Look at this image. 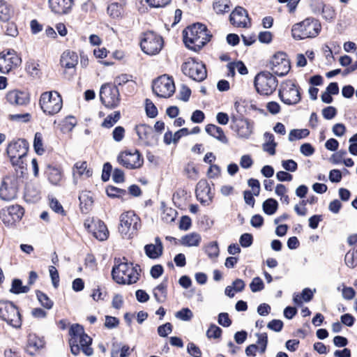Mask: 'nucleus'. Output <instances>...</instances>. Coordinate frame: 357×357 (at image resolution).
Listing matches in <instances>:
<instances>
[{"label": "nucleus", "mask_w": 357, "mask_h": 357, "mask_svg": "<svg viewBox=\"0 0 357 357\" xmlns=\"http://www.w3.org/2000/svg\"><path fill=\"white\" fill-rule=\"evenodd\" d=\"M68 333L70 336L68 344L73 355L77 356L81 351L87 356L93 355L92 338L84 333V328L81 325L73 324Z\"/></svg>", "instance_id": "nucleus-1"}, {"label": "nucleus", "mask_w": 357, "mask_h": 357, "mask_svg": "<svg viewBox=\"0 0 357 357\" xmlns=\"http://www.w3.org/2000/svg\"><path fill=\"white\" fill-rule=\"evenodd\" d=\"M183 33L186 47L195 52L199 51L212 37L207 27L201 23L188 26Z\"/></svg>", "instance_id": "nucleus-2"}, {"label": "nucleus", "mask_w": 357, "mask_h": 357, "mask_svg": "<svg viewBox=\"0 0 357 357\" xmlns=\"http://www.w3.org/2000/svg\"><path fill=\"white\" fill-rule=\"evenodd\" d=\"M139 266H134L132 264L121 263L116 266H114L112 271L113 280L122 284H131L137 282L139 280V273L138 272Z\"/></svg>", "instance_id": "nucleus-3"}, {"label": "nucleus", "mask_w": 357, "mask_h": 357, "mask_svg": "<svg viewBox=\"0 0 357 357\" xmlns=\"http://www.w3.org/2000/svg\"><path fill=\"white\" fill-rule=\"evenodd\" d=\"M140 227V218L134 211H126L121 215L119 231L123 238H132Z\"/></svg>", "instance_id": "nucleus-4"}, {"label": "nucleus", "mask_w": 357, "mask_h": 357, "mask_svg": "<svg viewBox=\"0 0 357 357\" xmlns=\"http://www.w3.org/2000/svg\"><path fill=\"white\" fill-rule=\"evenodd\" d=\"M39 104L44 113L54 115L61 109L63 100L57 91H46L41 94Z\"/></svg>", "instance_id": "nucleus-5"}, {"label": "nucleus", "mask_w": 357, "mask_h": 357, "mask_svg": "<svg viewBox=\"0 0 357 357\" xmlns=\"http://www.w3.org/2000/svg\"><path fill=\"white\" fill-rule=\"evenodd\" d=\"M254 83L256 90L259 93L268 96L275 91L278 81L270 72L263 71L255 76Z\"/></svg>", "instance_id": "nucleus-6"}, {"label": "nucleus", "mask_w": 357, "mask_h": 357, "mask_svg": "<svg viewBox=\"0 0 357 357\" xmlns=\"http://www.w3.org/2000/svg\"><path fill=\"white\" fill-rule=\"evenodd\" d=\"M0 319L15 328H19L22 324L18 308L9 301H0Z\"/></svg>", "instance_id": "nucleus-7"}, {"label": "nucleus", "mask_w": 357, "mask_h": 357, "mask_svg": "<svg viewBox=\"0 0 357 357\" xmlns=\"http://www.w3.org/2000/svg\"><path fill=\"white\" fill-rule=\"evenodd\" d=\"M163 43V39L160 36L153 31H147L144 33L140 45L144 53L155 55L161 51Z\"/></svg>", "instance_id": "nucleus-8"}, {"label": "nucleus", "mask_w": 357, "mask_h": 357, "mask_svg": "<svg viewBox=\"0 0 357 357\" xmlns=\"http://www.w3.org/2000/svg\"><path fill=\"white\" fill-rule=\"evenodd\" d=\"M100 98L106 107L110 109L116 107L121 101L118 87L109 83L102 85L100 90Z\"/></svg>", "instance_id": "nucleus-9"}, {"label": "nucleus", "mask_w": 357, "mask_h": 357, "mask_svg": "<svg viewBox=\"0 0 357 357\" xmlns=\"http://www.w3.org/2000/svg\"><path fill=\"white\" fill-rule=\"evenodd\" d=\"M152 90L158 97L169 98L175 91L173 79L167 75L160 76L153 82Z\"/></svg>", "instance_id": "nucleus-10"}, {"label": "nucleus", "mask_w": 357, "mask_h": 357, "mask_svg": "<svg viewBox=\"0 0 357 357\" xmlns=\"http://www.w3.org/2000/svg\"><path fill=\"white\" fill-rule=\"evenodd\" d=\"M279 97L284 104L289 105L297 104L301 98L298 87L291 80L281 84Z\"/></svg>", "instance_id": "nucleus-11"}, {"label": "nucleus", "mask_w": 357, "mask_h": 357, "mask_svg": "<svg viewBox=\"0 0 357 357\" xmlns=\"http://www.w3.org/2000/svg\"><path fill=\"white\" fill-rule=\"evenodd\" d=\"M318 24L316 21L306 19L301 23L295 24L292 28V36L296 39H303L316 36L319 33Z\"/></svg>", "instance_id": "nucleus-12"}, {"label": "nucleus", "mask_w": 357, "mask_h": 357, "mask_svg": "<svg viewBox=\"0 0 357 357\" xmlns=\"http://www.w3.org/2000/svg\"><path fill=\"white\" fill-rule=\"evenodd\" d=\"M181 70L185 75L197 82L203 81L207 76L205 65L195 59L184 62L181 66Z\"/></svg>", "instance_id": "nucleus-13"}, {"label": "nucleus", "mask_w": 357, "mask_h": 357, "mask_svg": "<svg viewBox=\"0 0 357 357\" xmlns=\"http://www.w3.org/2000/svg\"><path fill=\"white\" fill-rule=\"evenodd\" d=\"M19 181L15 175L5 176L0 185V199L9 202L17 197Z\"/></svg>", "instance_id": "nucleus-14"}, {"label": "nucleus", "mask_w": 357, "mask_h": 357, "mask_svg": "<svg viewBox=\"0 0 357 357\" xmlns=\"http://www.w3.org/2000/svg\"><path fill=\"white\" fill-rule=\"evenodd\" d=\"M268 66L273 73L280 77L286 75L291 68L287 54L282 52H277L272 56Z\"/></svg>", "instance_id": "nucleus-15"}, {"label": "nucleus", "mask_w": 357, "mask_h": 357, "mask_svg": "<svg viewBox=\"0 0 357 357\" xmlns=\"http://www.w3.org/2000/svg\"><path fill=\"white\" fill-rule=\"evenodd\" d=\"M22 63L21 58L13 50L0 52V72L8 73L13 69L17 68Z\"/></svg>", "instance_id": "nucleus-16"}, {"label": "nucleus", "mask_w": 357, "mask_h": 357, "mask_svg": "<svg viewBox=\"0 0 357 357\" xmlns=\"http://www.w3.org/2000/svg\"><path fill=\"white\" fill-rule=\"evenodd\" d=\"M117 161L127 169H132L139 168L144 160L137 150L125 151L119 153Z\"/></svg>", "instance_id": "nucleus-17"}, {"label": "nucleus", "mask_w": 357, "mask_h": 357, "mask_svg": "<svg viewBox=\"0 0 357 357\" xmlns=\"http://www.w3.org/2000/svg\"><path fill=\"white\" fill-rule=\"evenodd\" d=\"M24 213V210L21 206L18 204L11 205L1 211L0 218L4 225L12 226L22 218Z\"/></svg>", "instance_id": "nucleus-18"}, {"label": "nucleus", "mask_w": 357, "mask_h": 357, "mask_svg": "<svg viewBox=\"0 0 357 357\" xmlns=\"http://www.w3.org/2000/svg\"><path fill=\"white\" fill-rule=\"evenodd\" d=\"M135 130L139 139L147 146H154L158 144L159 136L152 127L140 124L136 126Z\"/></svg>", "instance_id": "nucleus-19"}, {"label": "nucleus", "mask_w": 357, "mask_h": 357, "mask_svg": "<svg viewBox=\"0 0 357 357\" xmlns=\"http://www.w3.org/2000/svg\"><path fill=\"white\" fill-rule=\"evenodd\" d=\"M195 193L197 199L201 204L208 206L211 203L213 195L206 180H200L197 183Z\"/></svg>", "instance_id": "nucleus-20"}, {"label": "nucleus", "mask_w": 357, "mask_h": 357, "mask_svg": "<svg viewBox=\"0 0 357 357\" xmlns=\"http://www.w3.org/2000/svg\"><path fill=\"white\" fill-rule=\"evenodd\" d=\"M28 151V142L24 139H19L8 144L6 153L9 158L26 157Z\"/></svg>", "instance_id": "nucleus-21"}, {"label": "nucleus", "mask_w": 357, "mask_h": 357, "mask_svg": "<svg viewBox=\"0 0 357 357\" xmlns=\"http://www.w3.org/2000/svg\"><path fill=\"white\" fill-rule=\"evenodd\" d=\"M231 121L234 124L236 131L239 137L248 139L252 134L253 122L248 119L232 116Z\"/></svg>", "instance_id": "nucleus-22"}, {"label": "nucleus", "mask_w": 357, "mask_h": 357, "mask_svg": "<svg viewBox=\"0 0 357 357\" xmlns=\"http://www.w3.org/2000/svg\"><path fill=\"white\" fill-rule=\"evenodd\" d=\"M231 23L238 27H246L250 23V18L248 12L243 7L238 6L230 15Z\"/></svg>", "instance_id": "nucleus-23"}, {"label": "nucleus", "mask_w": 357, "mask_h": 357, "mask_svg": "<svg viewBox=\"0 0 357 357\" xmlns=\"http://www.w3.org/2000/svg\"><path fill=\"white\" fill-rule=\"evenodd\" d=\"M45 174L49 182L54 185H60L63 178V169L56 165H47Z\"/></svg>", "instance_id": "nucleus-24"}, {"label": "nucleus", "mask_w": 357, "mask_h": 357, "mask_svg": "<svg viewBox=\"0 0 357 357\" xmlns=\"http://www.w3.org/2000/svg\"><path fill=\"white\" fill-rule=\"evenodd\" d=\"M52 11L59 15L67 14L73 4V0H49Z\"/></svg>", "instance_id": "nucleus-25"}, {"label": "nucleus", "mask_w": 357, "mask_h": 357, "mask_svg": "<svg viewBox=\"0 0 357 357\" xmlns=\"http://www.w3.org/2000/svg\"><path fill=\"white\" fill-rule=\"evenodd\" d=\"M6 99L10 104L16 105H25L29 101L26 93L17 90L8 92L6 95Z\"/></svg>", "instance_id": "nucleus-26"}, {"label": "nucleus", "mask_w": 357, "mask_h": 357, "mask_svg": "<svg viewBox=\"0 0 357 357\" xmlns=\"http://www.w3.org/2000/svg\"><path fill=\"white\" fill-rule=\"evenodd\" d=\"M78 63V56L77 53L70 50L65 51L60 59V63L62 67L66 68H75Z\"/></svg>", "instance_id": "nucleus-27"}, {"label": "nucleus", "mask_w": 357, "mask_h": 357, "mask_svg": "<svg viewBox=\"0 0 357 357\" xmlns=\"http://www.w3.org/2000/svg\"><path fill=\"white\" fill-rule=\"evenodd\" d=\"M205 130L209 135L215 138L222 144H226L228 143V139L225 135L222 128L214 124H208L205 128Z\"/></svg>", "instance_id": "nucleus-28"}, {"label": "nucleus", "mask_w": 357, "mask_h": 357, "mask_svg": "<svg viewBox=\"0 0 357 357\" xmlns=\"http://www.w3.org/2000/svg\"><path fill=\"white\" fill-rule=\"evenodd\" d=\"M92 234L98 240L105 241L108 238L109 231L105 224L98 220L94 223Z\"/></svg>", "instance_id": "nucleus-29"}, {"label": "nucleus", "mask_w": 357, "mask_h": 357, "mask_svg": "<svg viewBox=\"0 0 357 357\" xmlns=\"http://www.w3.org/2000/svg\"><path fill=\"white\" fill-rule=\"evenodd\" d=\"M43 341L35 335H30L29 337L26 351L30 355H34L35 353L43 347Z\"/></svg>", "instance_id": "nucleus-30"}, {"label": "nucleus", "mask_w": 357, "mask_h": 357, "mask_svg": "<svg viewBox=\"0 0 357 357\" xmlns=\"http://www.w3.org/2000/svg\"><path fill=\"white\" fill-rule=\"evenodd\" d=\"M26 157H15V158H10V162L13 166L15 168L16 176L17 178L18 176H22V175L25 173L26 170Z\"/></svg>", "instance_id": "nucleus-31"}, {"label": "nucleus", "mask_w": 357, "mask_h": 357, "mask_svg": "<svg viewBox=\"0 0 357 357\" xmlns=\"http://www.w3.org/2000/svg\"><path fill=\"white\" fill-rule=\"evenodd\" d=\"M129 351V346L114 342L112 345L111 357H128L130 355Z\"/></svg>", "instance_id": "nucleus-32"}, {"label": "nucleus", "mask_w": 357, "mask_h": 357, "mask_svg": "<svg viewBox=\"0 0 357 357\" xmlns=\"http://www.w3.org/2000/svg\"><path fill=\"white\" fill-rule=\"evenodd\" d=\"M167 279L164 280L153 290V296L158 303L163 302L167 298Z\"/></svg>", "instance_id": "nucleus-33"}, {"label": "nucleus", "mask_w": 357, "mask_h": 357, "mask_svg": "<svg viewBox=\"0 0 357 357\" xmlns=\"http://www.w3.org/2000/svg\"><path fill=\"white\" fill-rule=\"evenodd\" d=\"M231 6V3L229 0H214L213 3V10L218 15L229 13Z\"/></svg>", "instance_id": "nucleus-34"}, {"label": "nucleus", "mask_w": 357, "mask_h": 357, "mask_svg": "<svg viewBox=\"0 0 357 357\" xmlns=\"http://www.w3.org/2000/svg\"><path fill=\"white\" fill-rule=\"evenodd\" d=\"M264 137L266 142L263 144V150L271 155H275L277 143L275 142L273 135L266 132L264 133Z\"/></svg>", "instance_id": "nucleus-35"}, {"label": "nucleus", "mask_w": 357, "mask_h": 357, "mask_svg": "<svg viewBox=\"0 0 357 357\" xmlns=\"http://www.w3.org/2000/svg\"><path fill=\"white\" fill-rule=\"evenodd\" d=\"M80 207L84 213H87L93 202L90 192H82L79 196Z\"/></svg>", "instance_id": "nucleus-36"}, {"label": "nucleus", "mask_w": 357, "mask_h": 357, "mask_svg": "<svg viewBox=\"0 0 357 357\" xmlns=\"http://www.w3.org/2000/svg\"><path fill=\"white\" fill-rule=\"evenodd\" d=\"M201 241V236L197 233H191L181 238V244L185 246H198Z\"/></svg>", "instance_id": "nucleus-37"}, {"label": "nucleus", "mask_w": 357, "mask_h": 357, "mask_svg": "<svg viewBox=\"0 0 357 357\" xmlns=\"http://www.w3.org/2000/svg\"><path fill=\"white\" fill-rule=\"evenodd\" d=\"M13 11L10 5L6 1L0 0V20L8 22L13 15Z\"/></svg>", "instance_id": "nucleus-38"}, {"label": "nucleus", "mask_w": 357, "mask_h": 357, "mask_svg": "<svg viewBox=\"0 0 357 357\" xmlns=\"http://www.w3.org/2000/svg\"><path fill=\"white\" fill-rule=\"evenodd\" d=\"M278 203L273 198H268L263 202L262 208L264 212L268 215H273L278 210Z\"/></svg>", "instance_id": "nucleus-39"}, {"label": "nucleus", "mask_w": 357, "mask_h": 357, "mask_svg": "<svg viewBox=\"0 0 357 357\" xmlns=\"http://www.w3.org/2000/svg\"><path fill=\"white\" fill-rule=\"evenodd\" d=\"M163 248H158L154 244H148L144 247V251L146 255L150 259H157L160 257L162 254Z\"/></svg>", "instance_id": "nucleus-40"}, {"label": "nucleus", "mask_w": 357, "mask_h": 357, "mask_svg": "<svg viewBox=\"0 0 357 357\" xmlns=\"http://www.w3.org/2000/svg\"><path fill=\"white\" fill-rule=\"evenodd\" d=\"M29 286H23L22 280L20 279H14L12 282V287L10 289V292L19 294L22 293H26L29 291Z\"/></svg>", "instance_id": "nucleus-41"}, {"label": "nucleus", "mask_w": 357, "mask_h": 357, "mask_svg": "<svg viewBox=\"0 0 357 357\" xmlns=\"http://www.w3.org/2000/svg\"><path fill=\"white\" fill-rule=\"evenodd\" d=\"M310 131L307 129H293L289 134V141L294 142L307 137Z\"/></svg>", "instance_id": "nucleus-42"}, {"label": "nucleus", "mask_w": 357, "mask_h": 357, "mask_svg": "<svg viewBox=\"0 0 357 357\" xmlns=\"http://www.w3.org/2000/svg\"><path fill=\"white\" fill-rule=\"evenodd\" d=\"M37 298L42 306L47 310L52 309L53 307L54 303L53 301L47 296V294L42 292L40 290H37L36 291Z\"/></svg>", "instance_id": "nucleus-43"}, {"label": "nucleus", "mask_w": 357, "mask_h": 357, "mask_svg": "<svg viewBox=\"0 0 357 357\" xmlns=\"http://www.w3.org/2000/svg\"><path fill=\"white\" fill-rule=\"evenodd\" d=\"M345 264L350 268H354L357 266V249L349 250L344 257Z\"/></svg>", "instance_id": "nucleus-44"}, {"label": "nucleus", "mask_w": 357, "mask_h": 357, "mask_svg": "<svg viewBox=\"0 0 357 357\" xmlns=\"http://www.w3.org/2000/svg\"><path fill=\"white\" fill-rule=\"evenodd\" d=\"M39 64L33 60H30L26 63V71L32 77H39L40 69Z\"/></svg>", "instance_id": "nucleus-45"}, {"label": "nucleus", "mask_w": 357, "mask_h": 357, "mask_svg": "<svg viewBox=\"0 0 357 357\" xmlns=\"http://www.w3.org/2000/svg\"><path fill=\"white\" fill-rule=\"evenodd\" d=\"M321 8L323 17L326 20H331L335 17V10L331 6L328 5H322V3H321L319 8L315 10V11L319 12Z\"/></svg>", "instance_id": "nucleus-46"}, {"label": "nucleus", "mask_w": 357, "mask_h": 357, "mask_svg": "<svg viewBox=\"0 0 357 357\" xmlns=\"http://www.w3.org/2000/svg\"><path fill=\"white\" fill-rule=\"evenodd\" d=\"M121 117L120 112L116 111L113 114L107 116L102 123V126L105 128H111L113 125L116 123Z\"/></svg>", "instance_id": "nucleus-47"}, {"label": "nucleus", "mask_w": 357, "mask_h": 357, "mask_svg": "<svg viewBox=\"0 0 357 357\" xmlns=\"http://www.w3.org/2000/svg\"><path fill=\"white\" fill-rule=\"evenodd\" d=\"M33 148L36 153L38 155H42L45 151L43 144V135L40 132H36L35 134Z\"/></svg>", "instance_id": "nucleus-48"}, {"label": "nucleus", "mask_w": 357, "mask_h": 357, "mask_svg": "<svg viewBox=\"0 0 357 357\" xmlns=\"http://www.w3.org/2000/svg\"><path fill=\"white\" fill-rule=\"evenodd\" d=\"M86 168L87 164L86 162H77L74 165L73 174H75V169H77V173L79 176L86 174L89 177L91 175V172Z\"/></svg>", "instance_id": "nucleus-49"}, {"label": "nucleus", "mask_w": 357, "mask_h": 357, "mask_svg": "<svg viewBox=\"0 0 357 357\" xmlns=\"http://www.w3.org/2000/svg\"><path fill=\"white\" fill-rule=\"evenodd\" d=\"M175 317L180 320L188 321L193 317V313L189 308L184 307L176 312Z\"/></svg>", "instance_id": "nucleus-50"}, {"label": "nucleus", "mask_w": 357, "mask_h": 357, "mask_svg": "<svg viewBox=\"0 0 357 357\" xmlns=\"http://www.w3.org/2000/svg\"><path fill=\"white\" fill-rule=\"evenodd\" d=\"M206 253L210 258L217 257L219 255V248L216 241L211 242L205 250Z\"/></svg>", "instance_id": "nucleus-51"}, {"label": "nucleus", "mask_w": 357, "mask_h": 357, "mask_svg": "<svg viewBox=\"0 0 357 357\" xmlns=\"http://www.w3.org/2000/svg\"><path fill=\"white\" fill-rule=\"evenodd\" d=\"M222 329L216 325L212 324L210 325L208 329L206 331V336L208 338L217 339L219 338L222 335Z\"/></svg>", "instance_id": "nucleus-52"}, {"label": "nucleus", "mask_w": 357, "mask_h": 357, "mask_svg": "<svg viewBox=\"0 0 357 357\" xmlns=\"http://www.w3.org/2000/svg\"><path fill=\"white\" fill-rule=\"evenodd\" d=\"M131 75H128L127 74H122L115 78L113 85H116L117 86V85L122 86L127 83H130L131 84V86H133V85H135V83L131 79Z\"/></svg>", "instance_id": "nucleus-53"}, {"label": "nucleus", "mask_w": 357, "mask_h": 357, "mask_svg": "<svg viewBox=\"0 0 357 357\" xmlns=\"http://www.w3.org/2000/svg\"><path fill=\"white\" fill-rule=\"evenodd\" d=\"M50 206L56 213L66 215V212L61 203L54 197H49Z\"/></svg>", "instance_id": "nucleus-54"}, {"label": "nucleus", "mask_w": 357, "mask_h": 357, "mask_svg": "<svg viewBox=\"0 0 357 357\" xmlns=\"http://www.w3.org/2000/svg\"><path fill=\"white\" fill-rule=\"evenodd\" d=\"M106 192L110 197H119L126 195V190L112 185L106 188Z\"/></svg>", "instance_id": "nucleus-55"}, {"label": "nucleus", "mask_w": 357, "mask_h": 357, "mask_svg": "<svg viewBox=\"0 0 357 357\" xmlns=\"http://www.w3.org/2000/svg\"><path fill=\"white\" fill-rule=\"evenodd\" d=\"M250 288L252 292H258L264 289V284L259 277H255L250 282Z\"/></svg>", "instance_id": "nucleus-56"}, {"label": "nucleus", "mask_w": 357, "mask_h": 357, "mask_svg": "<svg viewBox=\"0 0 357 357\" xmlns=\"http://www.w3.org/2000/svg\"><path fill=\"white\" fill-rule=\"evenodd\" d=\"M146 112L149 117L154 118L158 114V109L155 105L149 99H146Z\"/></svg>", "instance_id": "nucleus-57"}, {"label": "nucleus", "mask_w": 357, "mask_h": 357, "mask_svg": "<svg viewBox=\"0 0 357 357\" xmlns=\"http://www.w3.org/2000/svg\"><path fill=\"white\" fill-rule=\"evenodd\" d=\"M257 344L260 346L261 353H264L268 344V335L266 333H257Z\"/></svg>", "instance_id": "nucleus-58"}, {"label": "nucleus", "mask_w": 357, "mask_h": 357, "mask_svg": "<svg viewBox=\"0 0 357 357\" xmlns=\"http://www.w3.org/2000/svg\"><path fill=\"white\" fill-rule=\"evenodd\" d=\"M6 22L3 27L6 34L12 37H16L18 35V29L16 24L13 22Z\"/></svg>", "instance_id": "nucleus-59"}, {"label": "nucleus", "mask_w": 357, "mask_h": 357, "mask_svg": "<svg viewBox=\"0 0 357 357\" xmlns=\"http://www.w3.org/2000/svg\"><path fill=\"white\" fill-rule=\"evenodd\" d=\"M239 243L243 248L250 247L253 243L252 235L249 233H245L242 234L240 237Z\"/></svg>", "instance_id": "nucleus-60"}, {"label": "nucleus", "mask_w": 357, "mask_h": 357, "mask_svg": "<svg viewBox=\"0 0 357 357\" xmlns=\"http://www.w3.org/2000/svg\"><path fill=\"white\" fill-rule=\"evenodd\" d=\"M185 172L189 178L196 180L198 178V170L193 164H188L185 168Z\"/></svg>", "instance_id": "nucleus-61"}, {"label": "nucleus", "mask_w": 357, "mask_h": 357, "mask_svg": "<svg viewBox=\"0 0 357 357\" xmlns=\"http://www.w3.org/2000/svg\"><path fill=\"white\" fill-rule=\"evenodd\" d=\"M172 331V326L170 323H166L158 328V333L160 337H167Z\"/></svg>", "instance_id": "nucleus-62"}, {"label": "nucleus", "mask_w": 357, "mask_h": 357, "mask_svg": "<svg viewBox=\"0 0 357 357\" xmlns=\"http://www.w3.org/2000/svg\"><path fill=\"white\" fill-rule=\"evenodd\" d=\"M218 322L223 327H229L231 324V320L229 317V314L226 312H221L218 315Z\"/></svg>", "instance_id": "nucleus-63"}, {"label": "nucleus", "mask_w": 357, "mask_h": 357, "mask_svg": "<svg viewBox=\"0 0 357 357\" xmlns=\"http://www.w3.org/2000/svg\"><path fill=\"white\" fill-rule=\"evenodd\" d=\"M337 114V110L334 107L328 106L322 109V115L324 119L330 120L333 119Z\"/></svg>", "instance_id": "nucleus-64"}]
</instances>
